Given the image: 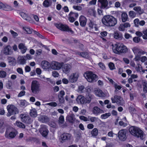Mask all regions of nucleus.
I'll return each mask as SVG.
<instances>
[{
    "label": "nucleus",
    "mask_w": 147,
    "mask_h": 147,
    "mask_svg": "<svg viewBox=\"0 0 147 147\" xmlns=\"http://www.w3.org/2000/svg\"><path fill=\"white\" fill-rule=\"evenodd\" d=\"M102 22L106 26H113L117 24V20L111 16H107L102 18Z\"/></svg>",
    "instance_id": "1"
},
{
    "label": "nucleus",
    "mask_w": 147,
    "mask_h": 147,
    "mask_svg": "<svg viewBox=\"0 0 147 147\" xmlns=\"http://www.w3.org/2000/svg\"><path fill=\"white\" fill-rule=\"evenodd\" d=\"M113 51L114 53L117 54H120L126 53L128 50L127 47L123 44L117 43L112 45Z\"/></svg>",
    "instance_id": "2"
},
{
    "label": "nucleus",
    "mask_w": 147,
    "mask_h": 147,
    "mask_svg": "<svg viewBox=\"0 0 147 147\" xmlns=\"http://www.w3.org/2000/svg\"><path fill=\"white\" fill-rule=\"evenodd\" d=\"M129 131L132 135L141 139L144 138V133L143 131L138 127L132 126L129 128Z\"/></svg>",
    "instance_id": "3"
},
{
    "label": "nucleus",
    "mask_w": 147,
    "mask_h": 147,
    "mask_svg": "<svg viewBox=\"0 0 147 147\" xmlns=\"http://www.w3.org/2000/svg\"><path fill=\"white\" fill-rule=\"evenodd\" d=\"M84 77L87 81L90 82H94L98 79L97 76L92 71H87L84 74Z\"/></svg>",
    "instance_id": "4"
},
{
    "label": "nucleus",
    "mask_w": 147,
    "mask_h": 147,
    "mask_svg": "<svg viewBox=\"0 0 147 147\" xmlns=\"http://www.w3.org/2000/svg\"><path fill=\"white\" fill-rule=\"evenodd\" d=\"M40 84L36 80H33L31 85V90L32 92L34 94L38 93L40 91Z\"/></svg>",
    "instance_id": "5"
},
{
    "label": "nucleus",
    "mask_w": 147,
    "mask_h": 147,
    "mask_svg": "<svg viewBox=\"0 0 147 147\" xmlns=\"http://www.w3.org/2000/svg\"><path fill=\"white\" fill-rule=\"evenodd\" d=\"M7 109L8 111L7 116H10L11 115L16 114L18 112V109L13 105H9L7 106Z\"/></svg>",
    "instance_id": "6"
},
{
    "label": "nucleus",
    "mask_w": 147,
    "mask_h": 147,
    "mask_svg": "<svg viewBox=\"0 0 147 147\" xmlns=\"http://www.w3.org/2000/svg\"><path fill=\"white\" fill-rule=\"evenodd\" d=\"M79 76V74L78 72L76 71L72 72L69 75L68 80L70 82L75 83L78 80Z\"/></svg>",
    "instance_id": "7"
},
{
    "label": "nucleus",
    "mask_w": 147,
    "mask_h": 147,
    "mask_svg": "<svg viewBox=\"0 0 147 147\" xmlns=\"http://www.w3.org/2000/svg\"><path fill=\"white\" fill-rule=\"evenodd\" d=\"M63 62L59 63L57 61H53L50 64L51 68L54 70H60L63 65Z\"/></svg>",
    "instance_id": "8"
},
{
    "label": "nucleus",
    "mask_w": 147,
    "mask_h": 147,
    "mask_svg": "<svg viewBox=\"0 0 147 147\" xmlns=\"http://www.w3.org/2000/svg\"><path fill=\"white\" fill-rule=\"evenodd\" d=\"M56 27L59 30L63 31H66L70 32L71 34L74 33V32L68 26L66 25H63L61 23L57 24Z\"/></svg>",
    "instance_id": "9"
},
{
    "label": "nucleus",
    "mask_w": 147,
    "mask_h": 147,
    "mask_svg": "<svg viewBox=\"0 0 147 147\" xmlns=\"http://www.w3.org/2000/svg\"><path fill=\"white\" fill-rule=\"evenodd\" d=\"M18 132L16 130L9 132L8 130L7 129L5 132V136L7 138H13L18 134Z\"/></svg>",
    "instance_id": "10"
},
{
    "label": "nucleus",
    "mask_w": 147,
    "mask_h": 147,
    "mask_svg": "<svg viewBox=\"0 0 147 147\" xmlns=\"http://www.w3.org/2000/svg\"><path fill=\"white\" fill-rule=\"evenodd\" d=\"M126 134V130L125 129L120 130L118 133V137L119 139L121 141L125 140L127 138Z\"/></svg>",
    "instance_id": "11"
},
{
    "label": "nucleus",
    "mask_w": 147,
    "mask_h": 147,
    "mask_svg": "<svg viewBox=\"0 0 147 147\" xmlns=\"http://www.w3.org/2000/svg\"><path fill=\"white\" fill-rule=\"evenodd\" d=\"M39 131L42 136L44 137L47 136L49 132L47 126L45 125L40 126Z\"/></svg>",
    "instance_id": "12"
},
{
    "label": "nucleus",
    "mask_w": 147,
    "mask_h": 147,
    "mask_svg": "<svg viewBox=\"0 0 147 147\" xmlns=\"http://www.w3.org/2000/svg\"><path fill=\"white\" fill-rule=\"evenodd\" d=\"M111 100L112 103H116L117 104H119L120 105H122L123 100L122 98L120 96L115 95L113 97L111 98Z\"/></svg>",
    "instance_id": "13"
},
{
    "label": "nucleus",
    "mask_w": 147,
    "mask_h": 147,
    "mask_svg": "<svg viewBox=\"0 0 147 147\" xmlns=\"http://www.w3.org/2000/svg\"><path fill=\"white\" fill-rule=\"evenodd\" d=\"M95 94L96 96L99 97H105L109 96V94L107 92H103L100 89H98L95 90Z\"/></svg>",
    "instance_id": "14"
},
{
    "label": "nucleus",
    "mask_w": 147,
    "mask_h": 147,
    "mask_svg": "<svg viewBox=\"0 0 147 147\" xmlns=\"http://www.w3.org/2000/svg\"><path fill=\"white\" fill-rule=\"evenodd\" d=\"M130 27L131 25L129 23L126 22L120 24L118 27V29L120 31L123 32L127 30V28Z\"/></svg>",
    "instance_id": "15"
},
{
    "label": "nucleus",
    "mask_w": 147,
    "mask_h": 147,
    "mask_svg": "<svg viewBox=\"0 0 147 147\" xmlns=\"http://www.w3.org/2000/svg\"><path fill=\"white\" fill-rule=\"evenodd\" d=\"M75 115L72 111H70L66 117V119L70 123H73L75 120Z\"/></svg>",
    "instance_id": "16"
},
{
    "label": "nucleus",
    "mask_w": 147,
    "mask_h": 147,
    "mask_svg": "<svg viewBox=\"0 0 147 147\" xmlns=\"http://www.w3.org/2000/svg\"><path fill=\"white\" fill-rule=\"evenodd\" d=\"M132 51L135 55L139 54L140 55L145 54L146 52L137 47H134L132 49Z\"/></svg>",
    "instance_id": "17"
},
{
    "label": "nucleus",
    "mask_w": 147,
    "mask_h": 147,
    "mask_svg": "<svg viewBox=\"0 0 147 147\" xmlns=\"http://www.w3.org/2000/svg\"><path fill=\"white\" fill-rule=\"evenodd\" d=\"M71 65L68 64H66L64 65L62 68L63 72L65 74H67L71 71Z\"/></svg>",
    "instance_id": "18"
},
{
    "label": "nucleus",
    "mask_w": 147,
    "mask_h": 147,
    "mask_svg": "<svg viewBox=\"0 0 147 147\" xmlns=\"http://www.w3.org/2000/svg\"><path fill=\"white\" fill-rule=\"evenodd\" d=\"M71 137V134L67 133H64L60 136V140L61 142H64L66 140H70Z\"/></svg>",
    "instance_id": "19"
},
{
    "label": "nucleus",
    "mask_w": 147,
    "mask_h": 147,
    "mask_svg": "<svg viewBox=\"0 0 147 147\" xmlns=\"http://www.w3.org/2000/svg\"><path fill=\"white\" fill-rule=\"evenodd\" d=\"M0 9L9 11L12 9L11 7L6 4H4L0 1Z\"/></svg>",
    "instance_id": "20"
},
{
    "label": "nucleus",
    "mask_w": 147,
    "mask_h": 147,
    "mask_svg": "<svg viewBox=\"0 0 147 147\" xmlns=\"http://www.w3.org/2000/svg\"><path fill=\"white\" fill-rule=\"evenodd\" d=\"M3 52L6 55L11 54L13 53V51L11 47L9 45L5 46L4 48Z\"/></svg>",
    "instance_id": "21"
},
{
    "label": "nucleus",
    "mask_w": 147,
    "mask_h": 147,
    "mask_svg": "<svg viewBox=\"0 0 147 147\" xmlns=\"http://www.w3.org/2000/svg\"><path fill=\"white\" fill-rule=\"evenodd\" d=\"M104 113V111L97 107H94L92 109V113L96 115H98Z\"/></svg>",
    "instance_id": "22"
},
{
    "label": "nucleus",
    "mask_w": 147,
    "mask_h": 147,
    "mask_svg": "<svg viewBox=\"0 0 147 147\" xmlns=\"http://www.w3.org/2000/svg\"><path fill=\"white\" fill-rule=\"evenodd\" d=\"M92 96L90 94H87L85 97L84 96V104L89 103L92 99Z\"/></svg>",
    "instance_id": "23"
},
{
    "label": "nucleus",
    "mask_w": 147,
    "mask_h": 147,
    "mask_svg": "<svg viewBox=\"0 0 147 147\" xmlns=\"http://www.w3.org/2000/svg\"><path fill=\"white\" fill-rule=\"evenodd\" d=\"M79 22L80 25L82 27L85 26L87 22V19L85 17L81 16L79 18Z\"/></svg>",
    "instance_id": "24"
},
{
    "label": "nucleus",
    "mask_w": 147,
    "mask_h": 147,
    "mask_svg": "<svg viewBox=\"0 0 147 147\" xmlns=\"http://www.w3.org/2000/svg\"><path fill=\"white\" fill-rule=\"evenodd\" d=\"M41 66L43 69L47 70L50 67V64L47 61H42L41 63Z\"/></svg>",
    "instance_id": "25"
},
{
    "label": "nucleus",
    "mask_w": 147,
    "mask_h": 147,
    "mask_svg": "<svg viewBox=\"0 0 147 147\" xmlns=\"http://www.w3.org/2000/svg\"><path fill=\"white\" fill-rule=\"evenodd\" d=\"M98 4L101 5V7L103 9L105 8L107 6L108 2L107 0H98Z\"/></svg>",
    "instance_id": "26"
},
{
    "label": "nucleus",
    "mask_w": 147,
    "mask_h": 147,
    "mask_svg": "<svg viewBox=\"0 0 147 147\" xmlns=\"http://www.w3.org/2000/svg\"><path fill=\"white\" fill-rule=\"evenodd\" d=\"M22 121L26 123H28L29 122L30 118L29 116L26 114H21L20 115Z\"/></svg>",
    "instance_id": "27"
},
{
    "label": "nucleus",
    "mask_w": 147,
    "mask_h": 147,
    "mask_svg": "<svg viewBox=\"0 0 147 147\" xmlns=\"http://www.w3.org/2000/svg\"><path fill=\"white\" fill-rule=\"evenodd\" d=\"M76 101L78 104H84V96L81 95L78 96L76 98Z\"/></svg>",
    "instance_id": "28"
},
{
    "label": "nucleus",
    "mask_w": 147,
    "mask_h": 147,
    "mask_svg": "<svg viewBox=\"0 0 147 147\" xmlns=\"http://www.w3.org/2000/svg\"><path fill=\"white\" fill-rule=\"evenodd\" d=\"M19 48L21 50V51L22 54L24 53L27 50V48L24 44L22 43H20L18 46Z\"/></svg>",
    "instance_id": "29"
},
{
    "label": "nucleus",
    "mask_w": 147,
    "mask_h": 147,
    "mask_svg": "<svg viewBox=\"0 0 147 147\" xmlns=\"http://www.w3.org/2000/svg\"><path fill=\"white\" fill-rule=\"evenodd\" d=\"M26 59L25 56H19L18 57V61L20 64H24L26 63Z\"/></svg>",
    "instance_id": "30"
},
{
    "label": "nucleus",
    "mask_w": 147,
    "mask_h": 147,
    "mask_svg": "<svg viewBox=\"0 0 147 147\" xmlns=\"http://www.w3.org/2000/svg\"><path fill=\"white\" fill-rule=\"evenodd\" d=\"M39 121L42 123H45L48 121V118L47 116H41L38 118Z\"/></svg>",
    "instance_id": "31"
},
{
    "label": "nucleus",
    "mask_w": 147,
    "mask_h": 147,
    "mask_svg": "<svg viewBox=\"0 0 147 147\" xmlns=\"http://www.w3.org/2000/svg\"><path fill=\"white\" fill-rule=\"evenodd\" d=\"M14 124L15 126L21 128H24L25 127V126L24 124L18 121H16Z\"/></svg>",
    "instance_id": "32"
},
{
    "label": "nucleus",
    "mask_w": 147,
    "mask_h": 147,
    "mask_svg": "<svg viewBox=\"0 0 147 147\" xmlns=\"http://www.w3.org/2000/svg\"><path fill=\"white\" fill-rule=\"evenodd\" d=\"M20 15L24 19L28 21H29L30 20V18L27 14L26 13L21 12L20 13Z\"/></svg>",
    "instance_id": "33"
},
{
    "label": "nucleus",
    "mask_w": 147,
    "mask_h": 147,
    "mask_svg": "<svg viewBox=\"0 0 147 147\" xmlns=\"http://www.w3.org/2000/svg\"><path fill=\"white\" fill-rule=\"evenodd\" d=\"M89 119L92 122H95L96 123H98L100 120L97 117L89 116Z\"/></svg>",
    "instance_id": "34"
},
{
    "label": "nucleus",
    "mask_w": 147,
    "mask_h": 147,
    "mask_svg": "<svg viewBox=\"0 0 147 147\" xmlns=\"http://www.w3.org/2000/svg\"><path fill=\"white\" fill-rule=\"evenodd\" d=\"M122 22H125L128 20V17L127 14L125 12L123 13L121 15Z\"/></svg>",
    "instance_id": "35"
},
{
    "label": "nucleus",
    "mask_w": 147,
    "mask_h": 147,
    "mask_svg": "<svg viewBox=\"0 0 147 147\" xmlns=\"http://www.w3.org/2000/svg\"><path fill=\"white\" fill-rule=\"evenodd\" d=\"M134 10L140 14L142 13L144 11L140 6H136L134 8Z\"/></svg>",
    "instance_id": "36"
},
{
    "label": "nucleus",
    "mask_w": 147,
    "mask_h": 147,
    "mask_svg": "<svg viewBox=\"0 0 147 147\" xmlns=\"http://www.w3.org/2000/svg\"><path fill=\"white\" fill-rule=\"evenodd\" d=\"M30 115L32 117H36L37 115L36 110L35 109H33L30 110Z\"/></svg>",
    "instance_id": "37"
},
{
    "label": "nucleus",
    "mask_w": 147,
    "mask_h": 147,
    "mask_svg": "<svg viewBox=\"0 0 147 147\" xmlns=\"http://www.w3.org/2000/svg\"><path fill=\"white\" fill-rule=\"evenodd\" d=\"M52 3V0H45L43 2V4L45 7H48L51 5Z\"/></svg>",
    "instance_id": "38"
},
{
    "label": "nucleus",
    "mask_w": 147,
    "mask_h": 147,
    "mask_svg": "<svg viewBox=\"0 0 147 147\" xmlns=\"http://www.w3.org/2000/svg\"><path fill=\"white\" fill-rule=\"evenodd\" d=\"M114 38L116 39H121L122 38V36L121 34H119L117 32H115L114 34Z\"/></svg>",
    "instance_id": "39"
},
{
    "label": "nucleus",
    "mask_w": 147,
    "mask_h": 147,
    "mask_svg": "<svg viewBox=\"0 0 147 147\" xmlns=\"http://www.w3.org/2000/svg\"><path fill=\"white\" fill-rule=\"evenodd\" d=\"M78 55L85 58H88L89 57L88 54L87 52L78 53Z\"/></svg>",
    "instance_id": "40"
},
{
    "label": "nucleus",
    "mask_w": 147,
    "mask_h": 147,
    "mask_svg": "<svg viewBox=\"0 0 147 147\" xmlns=\"http://www.w3.org/2000/svg\"><path fill=\"white\" fill-rule=\"evenodd\" d=\"M23 28L26 31V32L28 34H30L33 31V30L32 29L28 27H24Z\"/></svg>",
    "instance_id": "41"
},
{
    "label": "nucleus",
    "mask_w": 147,
    "mask_h": 147,
    "mask_svg": "<svg viewBox=\"0 0 147 147\" xmlns=\"http://www.w3.org/2000/svg\"><path fill=\"white\" fill-rule=\"evenodd\" d=\"M88 12L91 15L93 16L94 17L96 16V11L94 8L90 9L89 10Z\"/></svg>",
    "instance_id": "42"
},
{
    "label": "nucleus",
    "mask_w": 147,
    "mask_h": 147,
    "mask_svg": "<svg viewBox=\"0 0 147 147\" xmlns=\"http://www.w3.org/2000/svg\"><path fill=\"white\" fill-rule=\"evenodd\" d=\"M111 115V113H107L102 115L100 116V118L102 119H106L108 118Z\"/></svg>",
    "instance_id": "43"
},
{
    "label": "nucleus",
    "mask_w": 147,
    "mask_h": 147,
    "mask_svg": "<svg viewBox=\"0 0 147 147\" xmlns=\"http://www.w3.org/2000/svg\"><path fill=\"white\" fill-rule=\"evenodd\" d=\"M84 89V87L82 85H80L78 86V88L77 90V92L80 93H81L83 92V90Z\"/></svg>",
    "instance_id": "44"
},
{
    "label": "nucleus",
    "mask_w": 147,
    "mask_h": 147,
    "mask_svg": "<svg viewBox=\"0 0 147 147\" xmlns=\"http://www.w3.org/2000/svg\"><path fill=\"white\" fill-rule=\"evenodd\" d=\"M79 118L80 120L85 121H89V116L88 117H87L83 116H81L79 117Z\"/></svg>",
    "instance_id": "45"
},
{
    "label": "nucleus",
    "mask_w": 147,
    "mask_h": 147,
    "mask_svg": "<svg viewBox=\"0 0 147 147\" xmlns=\"http://www.w3.org/2000/svg\"><path fill=\"white\" fill-rule=\"evenodd\" d=\"M98 133V131L97 129L95 128L92 131L91 134L92 136H97Z\"/></svg>",
    "instance_id": "46"
},
{
    "label": "nucleus",
    "mask_w": 147,
    "mask_h": 147,
    "mask_svg": "<svg viewBox=\"0 0 147 147\" xmlns=\"http://www.w3.org/2000/svg\"><path fill=\"white\" fill-rule=\"evenodd\" d=\"M20 104L21 106L25 107L28 105V103L25 100H21L20 101Z\"/></svg>",
    "instance_id": "47"
},
{
    "label": "nucleus",
    "mask_w": 147,
    "mask_h": 147,
    "mask_svg": "<svg viewBox=\"0 0 147 147\" xmlns=\"http://www.w3.org/2000/svg\"><path fill=\"white\" fill-rule=\"evenodd\" d=\"M142 69V67L141 65L139 64H137L136 67V70L137 71H141V70Z\"/></svg>",
    "instance_id": "48"
},
{
    "label": "nucleus",
    "mask_w": 147,
    "mask_h": 147,
    "mask_svg": "<svg viewBox=\"0 0 147 147\" xmlns=\"http://www.w3.org/2000/svg\"><path fill=\"white\" fill-rule=\"evenodd\" d=\"M89 26L91 28L94 29L95 30L97 31V30L98 29L96 27V25H94L92 22L89 23Z\"/></svg>",
    "instance_id": "49"
},
{
    "label": "nucleus",
    "mask_w": 147,
    "mask_h": 147,
    "mask_svg": "<svg viewBox=\"0 0 147 147\" xmlns=\"http://www.w3.org/2000/svg\"><path fill=\"white\" fill-rule=\"evenodd\" d=\"M6 76V73L3 71H0V77L5 78Z\"/></svg>",
    "instance_id": "50"
},
{
    "label": "nucleus",
    "mask_w": 147,
    "mask_h": 147,
    "mask_svg": "<svg viewBox=\"0 0 147 147\" xmlns=\"http://www.w3.org/2000/svg\"><path fill=\"white\" fill-rule=\"evenodd\" d=\"M143 33L144 34V35L142 36L143 38L144 39H147V29H144L143 31Z\"/></svg>",
    "instance_id": "51"
},
{
    "label": "nucleus",
    "mask_w": 147,
    "mask_h": 147,
    "mask_svg": "<svg viewBox=\"0 0 147 147\" xmlns=\"http://www.w3.org/2000/svg\"><path fill=\"white\" fill-rule=\"evenodd\" d=\"M98 65L101 69L102 70H105L106 69L105 66L103 63L102 62H99L98 63Z\"/></svg>",
    "instance_id": "52"
},
{
    "label": "nucleus",
    "mask_w": 147,
    "mask_h": 147,
    "mask_svg": "<svg viewBox=\"0 0 147 147\" xmlns=\"http://www.w3.org/2000/svg\"><path fill=\"white\" fill-rule=\"evenodd\" d=\"M45 105H49L53 107H56L57 105V103L55 102H51L49 103H46L45 104Z\"/></svg>",
    "instance_id": "53"
},
{
    "label": "nucleus",
    "mask_w": 147,
    "mask_h": 147,
    "mask_svg": "<svg viewBox=\"0 0 147 147\" xmlns=\"http://www.w3.org/2000/svg\"><path fill=\"white\" fill-rule=\"evenodd\" d=\"M109 66L111 70H113L115 69L114 64L112 62L110 63L109 64Z\"/></svg>",
    "instance_id": "54"
},
{
    "label": "nucleus",
    "mask_w": 147,
    "mask_h": 147,
    "mask_svg": "<svg viewBox=\"0 0 147 147\" xmlns=\"http://www.w3.org/2000/svg\"><path fill=\"white\" fill-rule=\"evenodd\" d=\"M65 95V92L63 90L60 91L58 93V97H64V96Z\"/></svg>",
    "instance_id": "55"
},
{
    "label": "nucleus",
    "mask_w": 147,
    "mask_h": 147,
    "mask_svg": "<svg viewBox=\"0 0 147 147\" xmlns=\"http://www.w3.org/2000/svg\"><path fill=\"white\" fill-rule=\"evenodd\" d=\"M69 15H71L72 17H74L75 19L77 18L78 16V13L72 12H70Z\"/></svg>",
    "instance_id": "56"
},
{
    "label": "nucleus",
    "mask_w": 147,
    "mask_h": 147,
    "mask_svg": "<svg viewBox=\"0 0 147 147\" xmlns=\"http://www.w3.org/2000/svg\"><path fill=\"white\" fill-rule=\"evenodd\" d=\"M129 16L131 18H134L136 16V13L133 11H130L129 12Z\"/></svg>",
    "instance_id": "57"
},
{
    "label": "nucleus",
    "mask_w": 147,
    "mask_h": 147,
    "mask_svg": "<svg viewBox=\"0 0 147 147\" xmlns=\"http://www.w3.org/2000/svg\"><path fill=\"white\" fill-rule=\"evenodd\" d=\"M52 75L54 77L56 78L59 77V74L57 71H54L52 72Z\"/></svg>",
    "instance_id": "58"
},
{
    "label": "nucleus",
    "mask_w": 147,
    "mask_h": 147,
    "mask_svg": "<svg viewBox=\"0 0 147 147\" xmlns=\"http://www.w3.org/2000/svg\"><path fill=\"white\" fill-rule=\"evenodd\" d=\"M73 7L74 9L78 11L81 10L82 9V7L80 6L74 5Z\"/></svg>",
    "instance_id": "59"
},
{
    "label": "nucleus",
    "mask_w": 147,
    "mask_h": 147,
    "mask_svg": "<svg viewBox=\"0 0 147 147\" xmlns=\"http://www.w3.org/2000/svg\"><path fill=\"white\" fill-rule=\"evenodd\" d=\"M96 0H92L90 1L88 5V6H89L91 5H94L96 4Z\"/></svg>",
    "instance_id": "60"
},
{
    "label": "nucleus",
    "mask_w": 147,
    "mask_h": 147,
    "mask_svg": "<svg viewBox=\"0 0 147 147\" xmlns=\"http://www.w3.org/2000/svg\"><path fill=\"white\" fill-rule=\"evenodd\" d=\"M40 77L42 80L44 81H48L49 80V78H45L44 75H41L40 76Z\"/></svg>",
    "instance_id": "61"
},
{
    "label": "nucleus",
    "mask_w": 147,
    "mask_h": 147,
    "mask_svg": "<svg viewBox=\"0 0 147 147\" xmlns=\"http://www.w3.org/2000/svg\"><path fill=\"white\" fill-rule=\"evenodd\" d=\"M9 62L11 63V64L15 62V59L12 57H10L8 58Z\"/></svg>",
    "instance_id": "62"
},
{
    "label": "nucleus",
    "mask_w": 147,
    "mask_h": 147,
    "mask_svg": "<svg viewBox=\"0 0 147 147\" xmlns=\"http://www.w3.org/2000/svg\"><path fill=\"white\" fill-rule=\"evenodd\" d=\"M133 41L136 43H138L140 41V38L138 37H135L133 38Z\"/></svg>",
    "instance_id": "63"
},
{
    "label": "nucleus",
    "mask_w": 147,
    "mask_h": 147,
    "mask_svg": "<svg viewBox=\"0 0 147 147\" xmlns=\"http://www.w3.org/2000/svg\"><path fill=\"white\" fill-rule=\"evenodd\" d=\"M135 56L134 59L135 61H138L140 59V55L139 54L135 55Z\"/></svg>",
    "instance_id": "64"
}]
</instances>
